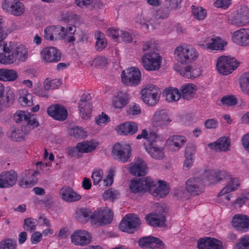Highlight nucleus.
Returning <instances> with one entry per match:
<instances>
[{"instance_id": "1", "label": "nucleus", "mask_w": 249, "mask_h": 249, "mask_svg": "<svg viewBox=\"0 0 249 249\" xmlns=\"http://www.w3.org/2000/svg\"><path fill=\"white\" fill-rule=\"evenodd\" d=\"M129 188L132 193L148 191L153 196L159 198L164 197L169 193V188L165 181L159 180L155 182L148 177L132 180Z\"/></svg>"}, {"instance_id": "2", "label": "nucleus", "mask_w": 249, "mask_h": 249, "mask_svg": "<svg viewBox=\"0 0 249 249\" xmlns=\"http://www.w3.org/2000/svg\"><path fill=\"white\" fill-rule=\"evenodd\" d=\"M28 57V51L22 44H15L13 42L3 43L0 45V63L10 64L17 60L25 61Z\"/></svg>"}, {"instance_id": "3", "label": "nucleus", "mask_w": 249, "mask_h": 249, "mask_svg": "<svg viewBox=\"0 0 249 249\" xmlns=\"http://www.w3.org/2000/svg\"><path fill=\"white\" fill-rule=\"evenodd\" d=\"M174 55L178 62L181 64H188L196 59L198 53L192 46L183 44L175 49Z\"/></svg>"}, {"instance_id": "4", "label": "nucleus", "mask_w": 249, "mask_h": 249, "mask_svg": "<svg viewBox=\"0 0 249 249\" xmlns=\"http://www.w3.org/2000/svg\"><path fill=\"white\" fill-rule=\"evenodd\" d=\"M114 213L108 208L100 209L94 211L90 217V221L96 227L102 226L110 224L113 220Z\"/></svg>"}, {"instance_id": "5", "label": "nucleus", "mask_w": 249, "mask_h": 249, "mask_svg": "<svg viewBox=\"0 0 249 249\" xmlns=\"http://www.w3.org/2000/svg\"><path fill=\"white\" fill-rule=\"evenodd\" d=\"M228 23L237 27L246 26L249 23V8L245 6H241L239 10L229 16Z\"/></svg>"}, {"instance_id": "6", "label": "nucleus", "mask_w": 249, "mask_h": 249, "mask_svg": "<svg viewBox=\"0 0 249 249\" xmlns=\"http://www.w3.org/2000/svg\"><path fill=\"white\" fill-rule=\"evenodd\" d=\"M185 190L191 196H198L204 192L205 184L201 177L190 178L185 182Z\"/></svg>"}, {"instance_id": "7", "label": "nucleus", "mask_w": 249, "mask_h": 249, "mask_svg": "<svg viewBox=\"0 0 249 249\" xmlns=\"http://www.w3.org/2000/svg\"><path fill=\"white\" fill-rule=\"evenodd\" d=\"M216 66L219 73L228 75L238 67V64L234 58L221 56L217 59Z\"/></svg>"}, {"instance_id": "8", "label": "nucleus", "mask_w": 249, "mask_h": 249, "mask_svg": "<svg viewBox=\"0 0 249 249\" xmlns=\"http://www.w3.org/2000/svg\"><path fill=\"white\" fill-rule=\"evenodd\" d=\"M114 158L121 162H127L131 155V148L129 144L125 143H117L114 144L112 151Z\"/></svg>"}, {"instance_id": "9", "label": "nucleus", "mask_w": 249, "mask_h": 249, "mask_svg": "<svg viewBox=\"0 0 249 249\" xmlns=\"http://www.w3.org/2000/svg\"><path fill=\"white\" fill-rule=\"evenodd\" d=\"M39 173L34 169L26 170L21 173L19 177L18 184L24 188L32 187L35 186L38 181Z\"/></svg>"}, {"instance_id": "10", "label": "nucleus", "mask_w": 249, "mask_h": 249, "mask_svg": "<svg viewBox=\"0 0 249 249\" xmlns=\"http://www.w3.org/2000/svg\"><path fill=\"white\" fill-rule=\"evenodd\" d=\"M121 77L124 84L127 86H135L140 83L141 73L138 69L131 67L123 71Z\"/></svg>"}, {"instance_id": "11", "label": "nucleus", "mask_w": 249, "mask_h": 249, "mask_svg": "<svg viewBox=\"0 0 249 249\" xmlns=\"http://www.w3.org/2000/svg\"><path fill=\"white\" fill-rule=\"evenodd\" d=\"M141 224L136 215L130 213L126 215L121 220L119 228L120 231L129 233H133Z\"/></svg>"}, {"instance_id": "12", "label": "nucleus", "mask_w": 249, "mask_h": 249, "mask_svg": "<svg viewBox=\"0 0 249 249\" xmlns=\"http://www.w3.org/2000/svg\"><path fill=\"white\" fill-rule=\"evenodd\" d=\"M203 178L205 184L216 183L218 181L229 176V172L225 170H206L200 176Z\"/></svg>"}, {"instance_id": "13", "label": "nucleus", "mask_w": 249, "mask_h": 249, "mask_svg": "<svg viewBox=\"0 0 249 249\" xmlns=\"http://www.w3.org/2000/svg\"><path fill=\"white\" fill-rule=\"evenodd\" d=\"M142 66L148 71H155L160 68L161 57L158 53L152 52L144 54L142 57Z\"/></svg>"}, {"instance_id": "14", "label": "nucleus", "mask_w": 249, "mask_h": 249, "mask_svg": "<svg viewBox=\"0 0 249 249\" xmlns=\"http://www.w3.org/2000/svg\"><path fill=\"white\" fill-rule=\"evenodd\" d=\"M172 122V119L165 109L156 111L151 119L152 125L155 127L164 128Z\"/></svg>"}, {"instance_id": "15", "label": "nucleus", "mask_w": 249, "mask_h": 249, "mask_svg": "<svg viewBox=\"0 0 249 249\" xmlns=\"http://www.w3.org/2000/svg\"><path fill=\"white\" fill-rule=\"evenodd\" d=\"M142 98L143 101L149 106H154L159 100L156 87L153 85H148L141 91Z\"/></svg>"}, {"instance_id": "16", "label": "nucleus", "mask_w": 249, "mask_h": 249, "mask_svg": "<svg viewBox=\"0 0 249 249\" xmlns=\"http://www.w3.org/2000/svg\"><path fill=\"white\" fill-rule=\"evenodd\" d=\"M1 7L5 12L17 17L22 15L25 10L23 3L18 0H4Z\"/></svg>"}, {"instance_id": "17", "label": "nucleus", "mask_w": 249, "mask_h": 249, "mask_svg": "<svg viewBox=\"0 0 249 249\" xmlns=\"http://www.w3.org/2000/svg\"><path fill=\"white\" fill-rule=\"evenodd\" d=\"M91 96L89 93L82 95L79 102V110L81 117L87 120L90 117L92 106L91 102Z\"/></svg>"}, {"instance_id": "18", "label": "nucleus", "mask_w": 249, "mask_h": 249, "mask_svg": "<svg viewBox=\"0 0 249 249\" xmlns=\"http://www.w3.org/2000/svg\"><path fill=\"white\" fill-rule=\"evenodd\" d=\"M232 42L239 46H249V29L240 28L233 32L231 36Z\"/></svg>"}, {"instance_id": "19", "label": "nucleus", "mask_w": 249, "mask_h": 249, "mask_svg": "<svg viewBox=\"0 0 249 249\" xmlns=\"http://www.w3.org/2000/svg\"><path fill=\"white\" fill-rule=\"evenodd\" d=\"M174 69L182 76L190 79H195L201 75L199 68L195 66H187L181 67L179 65H176Z\"/></svg>"}, {"instance_id": "20", "label": "nucleus", "mask_w": 249, "mask_h": 249, "mask_svg": "<svg viewBox=\"0 0 249 249\" xmlns=\"http://www.w3.org/2000/svg\"><path fill=\"white\" fill-rule=\"evenodd\" d=\"M43 60L47 63H56L60 60L61 53L59 50L54 47H47L41 52Z\"/></svg>"}, {"instance_id": "21", "label": "nucleus", "mask_w": 249, "mask_h": 249, "mask_svg": "<svg viewBox=\"0 0 249 249\" xmlns=\"http://www.w3.org/2000/svg\"><path fill=\"white\" fill-rule=\"evenodd\" d=\"M71 241L75 245L81 246L90 244L91 235L89 232L84 230H77L71 235Z\"/></svg>"}, {"instance_id": "22", "label": "nucleus", "mask_w": 249, "mask_h": 249, "mask_svg": "<svg viewBox=\"0 0 249 249\" xmlns=\"http://www.w3.org/2000/svg\"><path fill=\"white\" fill-rule=\"evenodd\" d=\"M232 226L237 231L243 232L249 229V217L241 214H235L231 220Z\"/></svg>"}, {"instance_id": "23", "label": "nucleus", "mask_w": 249, "mask_h": 249, "mask_svg": "<svg viewBox=\"0 0 249 249\" xmlns=\"http://www.w3.org/2000/svg\"><path fill=\"white\" fill-rule=\"evenodd\" d=\"M64 27L60 26H50L44 30V37L49 40H57L65 37Z\"/></svg>"}, {"instance_id": "24", "label": "nucleus", "mask_w": 249, "mask_h": 249, "mask_svg": "<svg viewBox=\"0 0 249 249\" xmlns=\"http://www.w3.org/2000/svg\"><path fill=\"white\" fill-rule=\"evenodd\" d=\"M48 114L54 120L64 121L68 116L66 108L58 104L53 105L47 108Z\"/></svg>"}, {"instance_id": "25", "label": "nucleus", "mask_w": 249, "mask_h": 249, "mask_svg": "<svg viewBox=\"0 0 249 249\" xmlns=\"http://www.w3.org/2000/svg\"><path fill=\"white\" fill-rule=\"evenodd\" d=\"M225 42L219 37H207L200 42L199 45L211 50H221L223 49Z\"/></svg>"}, {"instance_id": "26", "label": "nucleus", "mask_w": 249, "mask_h": 249, "mask_svg": "<svg viewBox=\"0 0 249 249\" xmlns=\"http://www.w3.org/2000/svg\"><path fill=\"white\" fill-rule=\"evenodd\" d=\"M17 174L13 170L2 172L0 175V188H9L16 182Z\"/></svg>"}, {"instance_id": "27", "label": "nucleus", "mask_w": 249, "mask_h": 249, "mask_svg": "<svg viewBox=\"0 0 249 249\" xmlns=\"http://www.w3.org/2000/svg\"><path fill=\"white\" fill-rule=\"evenodd\" d=\"M129 172L134 176H144L147 173V165L142 159H138L132 163Z\"/></svg>"}, {"instance_id": "28", "label": "nucleus", "mask_w": 249, "mask_h": 249, "mask_svg": "<svg viewBox=\"0 0 249 249\" xmlns=\"http://www.w3.org/2000/svg\"><path fill=\"white\" fill-rule=\"evenodd\" d=\"M118 133L124 135H133L138 130L137 124L133 122H126L118 125L116 127Z\"/></svg>"}, {"instance_id": "29", "label": "nucleus", "mask_w": 249, "mask_h": 249, "mask_svg": "<svg viewBox=\"0 0 249 249\" xmlns=\"http://www.w3.org/2000/svg\"><path fill=\"white\" fill-rule=\"evenodd\" d=\"M59 195L62 199L67 202H75L81 198L80 195L68 186L61 188L59 191Z\"/></svg>"}, {"instance_id": "30", "label": "nucleus", "mask_w": 249, "mask_h": 249, "mask_svg": "<svg viewBox=\"0 0 249 249\" xmlns=\"http://www.w3.org/2000/svg\"><path fill=\"white\" fill-rule=\"evenodd\" d=\"M229 176L224 179L229 180L227 185L224 187L221 191L218 193V196H221L229 193L232 191L237 190L240 186V181L238 178H232L229 173Z\"/></svg>"}, {"instance_id": "31", "label": "nucleus", "mask_w": 249, "mask_h": 249, "mask_svg": "<svg viewBox=\"0 0 249 249\" xmlns=\"http://www.w3.org/2000/svg\"><path fill=\"white\" fill-rule=\"evenodd\" d=\"M211 149L219 151L227 152L230 150L231 145L230 139L228 137H223L219 138L216 142L209 144Z\"/></svg>"}, {"instance_id": "32", "label": "nucleus", "mask_w": 249, "mask_h": 249, "mask_svg": "<svg viewBox=\"0 0 249 249\" xmlns=\"http://www.w3.org/2000/svg\"><path fill=\"white\" fill-rule=\"evenodd\" d=\"M182 97L184 99L189 100L193 98L197 90V87L195 84L187 83L181 88Z\"/></svg>"}, {"instance_id": "33", "label": "nucleus", "mask_w": 249, "mask_h": 249, "mask_svg": "<svg viewBox=\"0 0 249 249\" xmlns=\"http://www.w3.org/2000/svg\"><path fill=\"white\" fill-rule=\"evenodd\" d=\"M163 94L165 97V100L168 102H176L181 97L180 92L176 88H166L164 89Z\"/></svg>"}, {"instance_id": "34", "label": "nucleus", "mask_w": 249, "mask_h": 249, "mask_svg": "<svg viewBox=\"0 0 249 249\" xmlns=\"http://www.w3.org/2000/svg\"><path fill=\"white\" fill-rule=\"evenodd\" d=\"M186 142V137L182 135H173L170 136L167 141L171 147L174 146L175 147V151H178Z\"/></svg>"}, {"instance_id": "35", "label": "nucleus", "mask_w": 249, "mask_h": 249, "mask_svg": "<svg viewBox=\"0 0 249 249\" xmlns=\"http://www.w3.org/2000/svg\"><path fill=\"white\" fill-rule=\"evenodd\" d=\"M18 77V74L14 70L0 69V81H14Z\"/></svg>"}, {"instance_id": "36", "label": "nucleus", "mask_w": 249, "mask_h": 249, "mask_svg": "<svg viewBox=\"0 0 249 249\" xmlns=\"http://www.w3.org/2000/svg\"><path fill=\"white\" fill-rule=\"evenodd\" d=\"M145 149L154 159L160 160L164 157L163 149L160 147L153 146L152 142L149 145L145 147Z\"/></svg>"}, {"instance_id": "37", "label": "nucleus", "mask_w": 249, "mask_h": 249, "mask_svg": "<svg viewBox=\"0 0 249 249\" xmlns=\"http://www.w3.org/2000/svg\"><path fill=\"white\" fill-rule=\"evenodd\" d=\"M38 125L39 123L35 119L34 115L25 122L21 128L22 132H23V134H25V138H27L29 133L32 130L38 127Z\"/></svg>"}, {"instance_id": "38", "label": "nucleus", "mask_w": 249, "mask_h": 249, "mask_svg": "<svg viewBox=\"0 0 249 249\" xmlns=\"http://www.w3.org/2000/svg\"><path fill=\"white\" fill-rule=\"evenodd\" d=\"M128 103L127 95L126 93L120 91L113 100V106L117 108H122Z\"/></svg>"}, {"instance_id": "39", "label": "nucleus", "mask_w": 249, "mask_h": 249, "mask_svg": "<svg viewBox=\"0 0 249 249\" xmlns=\"http://www.w3.org/2000/svg\"><path fill=\"white\" fill-rule=\"evenodd\" d=\"M95 38L96 40L95 48L98 52L103 51L107 46V39L103 33L99 31L95 33Z\"/></svg>"}, {"instance_id": "40", "label": "nucleus", "mask_w": 249, "mask_h": 249, "mask_svg": "<svg viewBox=\"0 0 249 249\" xmlns=\"http://www.w3.org/2000/svg\"><path fill=\"white\" fill-rule=\"evenodd\" d=\"M77 145L81 154H82L89 153L94 150L97 146V143L83 142H78Z\"/></svg>"}, {"instance_id": "41", "label": "nucleus", "mask_w": 249, "mask_h": 249, "mask_svg": "<svg viewBox=\"0 0 249 249\" xmlns=\"http://www.w3.org/2000/svg\"><path fill=\"white\" fill-rule=\"evenodd\" d=\"M21 95L18 98L19 103L22 106L30 107L33 105L32 95L26 90H23Z\"/></svg>"}, {"instance_id": "42", "label": "nucleus", "mask_w": 249, "mask_h": 249, "mask_svg": "<svg viewBox=\"0 0 249 249\" xmlns=\"http://www.w3.org/2000/svg\"><path fill=\"white\" fill-rule=\"evenodd\" d=\"M145 218L147 222L153 226H162L165 222L164 217L159 218L156 215L151 214L146 215Z\"/></svg>"}, {"instance_id": "43", "label": "nucleus", "mask_w": 249, "mask_h": 249, "mask_svg": "<svg viewBox=\"0 0 249 249\" xmlns=\"http://www.w3.org/2000/svg\"><path fill=\"white\" fill-rule=\"evenodd\" d=\"M192 12L194 18L199 20L204 19L207 15L206 11L201 7L192 6Z\"/></svg>"}, {"instance_id": "44", "label": "nucleus", "mask_w": 249, "mask_h": 249, "mask_svg": "<svg viewBox=\"0 0 249 249\" xmlns=\"http://www.w3.org/2000/svg\"><path fill=\"white\" fill-rule=\"evenodd\" d=\"M240 85L243 92L249 95V72H246L242 75Z\"/></svg>"}, {"instance_id": "45", "label": "nucleus", "mask_w": 249, "mask_h": 249, "mask_svg": "<svg viewBox=\"0 0 249 249\" xmlns=\"http://www.w3.org/2000/svg\"><path fill=\"white\" fill-rule=\"evenodd\" d=\"M37 224V219L31 217L26 218L24 220L23 228L26 231L32 232L36 230Z\"/></svg>"}, {"instance_id": "46", "label": "nucleus", "mask_w": 249, "mask_h": 249, "mask_svg": "<svg viewBox=\"0 0 249 249\" xmlns=\"http://www.w3.org/2000/svg\"><path fill=\"white\" fill-rule=\"evenodd\" d=\"M69 134L76 139H84L86 138V133L81 128L78 126L74 127L70 129Z\"/></svg>"}, {"instance_id": "47", "label": "nucleus", "mask_w": 249, "mask_h": 249, "mask_svg": "<svg viewBox=\"0 0 249 249\" xmlns=\"http://www.w3.org/2000/svg\"><path fill=\"white\" fill-rule=\"evenodd\" d=\"M34 115L21 110H18L14 116V119L16 123L24 121V123L33 116Z\"/></svg>"}, {"instance_id": "48", "label": "nucleus", "mask_w": 249, "mask_h": 249, "mask_svg": "<svg viewBox=\"0 0 249 249\" xmlns=\"http://www.w3.org/2000/svg\"><path fill=\"white\" fill-rule=\"evenodd\" d=\"M61 81L58 79H54L50 81L47 79L44 82V88L47 90L57 89L61 85Z\"/></svg>"}, {"instance_id": "49", "label": "nucleus", "mask_w": 249, "mask_h": 249, "mask_svg": "<svg viewBox=\"0 0 249 249\" xmlns=\"http://www.w3.org/2000/svg\"><path fill=\"white\" fill-rule=\"evenodd\" d=\"M10 137L14 141L20 142L25 140V134H23V132H22L21 129L18 128L12 130Z\"/></svg>"}, {"instance_id": "50", "label": "nucleus", "mask_w": 249, "mask_h": 249, "mask_svg": "<svg viewBox=\"0 0 249 249\" xmlns=\"http://www.w3.org/2000/svg\"><path fill=\"white\" fill-rule=\"evenodd\" d=\"M16 241L10 239H6L0 242V249H17Z\"/></svg>"}, {"instance_id": "51", "label": "nucleus", "mask_w": 249, "mask_h": 249, "mask_svg": "<svg viewBox=\"0 0 249 249\" xmlns=\"http://www.w3.org/2000/svg\"><path fill=\"white\" fill-rule=\"evenodd\" d=\"M236 247L237 249H249V234L241 237Z\"/></svg>"}, {"instance_id": "52", "label": "nucleus", "mask_w": 249, "mask_h": 249, "mask_svg": "<svg viewBox=\"0 0 249 249\" xmlns=\"http://www.w3.org/2000/svg\"><path fill=\"white\" fill-rule=\"evenodd\" d=\"M207 249H223V244L220 240L214 238L209 237Z\"/></svg>"}, {"instance_id": "53", "label": "nucleus", "mask_w": 249, "mask_h": 249, "mask_svg": "<svg viewBox=\"0 0 249 249\" xmlns=\"http://www.w3.org/2000/svg\"><path fill=\"white\" fill-rule=\"evenodd\" d=\"M103 170L102 169H97L94 170L91 175L94 185H98L102 180L103 177Z\"/></svg>"}, {"instance_id": "54", "label": "nucleus", "mask_w": 249, "mask_h": 249, "mask_svg": "<svg viewBox=\"0 0 249 249\" xmlns=\"http://www.w3.org/2000/svg\"><path fill=\"white\" fill-rule=\"evenodd\" d=\"M152 237V236H148L140 238L138 241L139 246L143 249H150Z\"/></svg>"}, {"instance_id": "55", "label": "nucleus", "mask_w": 249, "mask_h": 249, "mask_svg": "<svg viewBox=\"0 0 249 249\" xmlns=\"http://www.w3.org/2000/svg\"><path fill=\"white\" fill-rule=\"evenodd\" d=\"M185 160L184 161L183 169L185 170H189L193 165L194 163L193 156L192 153H188L186 151L185 153Z\"/></svg>"}, {"instance_id": "56", "label": "nucleus", "mask_w": 249, "mask_h": 249, "mask_svg": "<svg viewBox=\"0 0 249 249\" xmlns=\"http://www.w3.org/2000/svg\"><path fill=\"white\" fill-rule=\"evenodd\" d=\"M114 168H111L109 170L107 176L103 180L104 186L108 187L111 186L114 180Z\"/></svg>"}, {"instance_id": "57", "label": "nucleus", "mask_w": 249, "mask_h": 249, "mask_svg": "<svg viewBox=\"0 0 249 249\" xmlns=\"http://www.w3.org/2000/svg\"><path fill=\"white\" fill-rule=\"evenodd\" d=\"M142 138L146 139L148 141H150V142H153L156 138L155 133H150L149 135H148L147 130L144 129L142 130L141 134L138 135L136 137V139L138 140Z\"/></svg>"}, {"instance_id": "58", "label": "nucleus", "mask_w": 249, "mask_h": 249, "mask_svg": "<svg viewBox=\"0 0 249 249\" xmlns=\"http://www.w3.org/2000/svg\"><path fill=\"white\" fill-rule=\"evenodd\" d=\"M158 42L154 39H150L144 42L142 45V49L143 51H146L149 49L157 50L158 48Z\"/></svg>"}, {"instance_id": "59", "label": "nucleus", "mask_w": 249, "mask_h": 249, "mask_svg": "<svg viewBox=\"0 0 249 249\" xmlns=\"http://www.w3.org/2000/svg\"><path fill=\"white\" fill-rule=\"evenodd\" d=\"M164 246V243L160 239L153 236L150 249H163Z\"/></svg>"}, {"instance_id": "60", "label": "nucleus", "mask_w": 249, "mask_h": 249, "mask_svg": "<svg viewBox=\"0 0 249 249\" xmlns=\"http://www.w3.org/2000/svg\"><path fill=\"white\" fill-rule=\"evenodd\" d=\"M221 102L223 105L227 106H234L237 104L236 98L233 95L224 96Z\"/></svg>"}, {"instance_id": "61", "label": "nucleus", "mask_w": 249, "mask_h": 249, "mask_svg": "<svg viewBox=\"0 0 249 249\" xmlns=\"http://www.w3.org/2000/svg\"><path fill=\"white\" fill-rule=\"evenodd\" d=\"M169 15L168 7H161L157 11L156 18L159 19H164Z\"/></svg>"}, {"instance_id": "62", "label": "nucleus", "mask_w": 249, "mask_h": 249, "mask_svg": "<svg viewBox=\"0 0 249 249\" xmlns=\"http://www.w3.org/2000/svg\"><path fill=\"white\" fill-rule=\"evenodd\" d=\"M209 240V237H204L200 238L197 242V247L198 249H207Z\"/></svg>"}, {"instance_id": "63", "label": "nucleus", "mask_w": 249, "mask_h": 249, "mask_svg": "<svg viewBox=\"0 0 249 249\" xmlns=\"http://www.w3.org/2000/svg\"><path fill=\"white\" fill-rule=\"evenodd\" d=\"M231 4V0H216L214 2V5L217 8L227 9Z\"/></svg>"}, {"instance_id": "64", "label": "nucleus", "mask_w": 249, "mask_h": 249, "mask_svg": "<svg viewBox=\"0 0 249 249\" xmlns=\"http://www.w3.org/2000/svg\"><path fill=\"white\" fill-rule=\"evenodd\" d=\"M109 121V117L104 112H102L101 115H99L95 119V122L98 125L106 124Z\"/></svg>"}]
</instances>
